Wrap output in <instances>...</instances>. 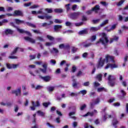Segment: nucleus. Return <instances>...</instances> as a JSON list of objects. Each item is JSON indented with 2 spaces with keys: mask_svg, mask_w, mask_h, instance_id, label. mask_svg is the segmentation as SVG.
I'll list each match as a JSON object with an SVG mask.
<instances>
[{
  "mask_svg": "<svg viewBox=\"0 0 128 128\" xmlns=\"http://www.w3.org/2000/svg\"><path fill=\"white\" fill-rule=\"evenodd\" d=\"M102 38L96 42V44H102L104 46H105L106 44L108 43V38L106 36V34L104 32L102 34Z\"/></svg>",
  "mask_w": 128,
  "mask_h": 128,
  "instance_id": "obj_1",
  "label": "nucleus"
},
{
  "mask_svg": "<svg viewBox=\"0 0 128 128\" xmlns=\"http://www.w3.org/2000/svg\"><path fill=\"white\" fill-rule=\"evenodd\" d=\"M108 84L111 88H114L116 85V78L112 75H108Z\"/></svg>",
  "mask_w": 128,
  "mask_h": 128,
  "instance_id": "obj_2",
  "label": "nucleus"
},
{
  "mask_svg": "<svg viewBox=\"0 0 128 128\" xmlns=\"http://www.w3.org/2000/svg\"><path fill=\"white\" fill-rule=\"evenodd\" d=\"M82 14V13L80 12H74L71 13L69 14V18H71V20H78V18Z\"/></svg>",
  "mask_w": 128,
  "mask_h": 128,
  "instance_id": "obj_3",
  "label": "nucleus"
},
{
  "mask_svg": "<svg viewBox=\"0 0 128 128\" xmlns=\"http://www.w3.org/2000/svg\"><path fill=\"white\" fill-rule=\"evenodd\" d=\"M103 60H105V62H106L107 64L110 62L113 64L116 62V61L114 60V57L113 56H110L109 54H106L105 56V58Z\"/></svg>",
  "mask_w": 128,
  "mask_h": 128,
  "instance_id": "obj_4",
  "label": "nucleus"
},
{
  "mask_svg": "<svg viewBox=\"0 0 128 128\" xmlns=\"http://www.w3.org/2000/svg\"><path fill=\"white\" fill-rule=\"evenodd\" d=\"M104 62H106V60L102 59V58H100L96 64L97 68L98 70V68H102L104 66Z\"/></svg>",
  "mask_w": 128,
  "mask_h": 128,
  "instance_id": "obj_5",
  "label": "nucleus"
},
{
  "mask_svg": "<svg viewBox=\"0 0 128 128\" xmlns=\"http://www.w3.org/2000/svg\"><path fill=\"white\" fill-rule=\"evenodd\" d=\"M110 68L111 70H113V68H118V66L116 64L108 63L105 66V70H108V68Z\"/></svg>",
  "mask_w": 128,
  "mask_h": 128,
  "instance_id": "obj_6",
  "label": "nucleus"
},
{
  "mask_svg": "<svg viewBox=\"0 0 128 128\" xmlns=\"http://www.w3.org/2000/svg\"><path fill=\"white\" fill-rule=\"evenodd\" d=\"M14 16H24V13L20 10H15L13 14Z\"/></svg>",
  "mask_w": 128,
  "mask_h": 128,
  "instance_id": "obj_7",
  "label": "nucleus"
},
{
  "mask_svg": "<svg viewBox=\"0 0 128 128\" xmlns=\"http://www.w3.org/2000/svg\"><path fill=\"white\" fill-rule=\"evenodd\" d=\"M32 106H30L32 110H35L36 106H40V102L36 101V102H32Z\"/></svg>",
  "mask_w": 128,
  "mask_h": 128,
  "instance_id": "obj_8",
  "label": "nucleus"
},
{
  "mask_svg": "<svg viewBox=\"0 0 128 128\" xmlns=\"http://www.w3.org/2000/svg\"><path fill=\"white\" fill-rule=\"evenodd\" d=\"M18 50H19L20 52H24V48H20V47H16L14 49L13 52H11L10 54L11 56H14V54H16Z\"/></svg>",
  "mask_w": 128,
  "mask_h": 128,
  "instance_id": "obj_9",
  "label": "nucleus"
},
{
  "mask_svg": "<svg viewBox=\"0 0 128 128\" xmlns=\"http://www.w3.org/2000/svg\"><path fill=\"white\" fill-rule=\"evenodd\" d=\"M39 78H41V80H43L44 82H50V76H42L40 75L39 76Z\"/></svg>",
  "mask_w": 128,
  "mask_h": 128,
  "instance_id": "obj_10",
  "label": "nucleus"
},
{
  "mask_svg": "<svg viewBox=\"0 0 128 128\" xmlns=\"http://www.w3.org/2000/svg\"><path fill=\"white\" fill-rule=\"evenodd\" d=\"M43 68H40V70L42 72L43 74H46V70H48V64H43L42 65Z\"/></svg>",
  "mask_w": 128,
  "mask_h": 128,
  "instance_id": "obj_11",
  "label": "nucleus"
},
{
  "mask_svg": "<svg viewBox=\"0 0 128 128\" xmlns=\"http://www.w3.org/2000/svg\"><path fill=\"white\" fill-rule=\"evenodd\" d=\"M21 93L22 91L20 90V88H18L17 90H13L12 92V94H16V96H20Z\"/></svg>",
  "mask_w": 128,
  "mask_h": 128,
  "instance_id": "obj_12",
  "label": "nucleus"
},
{
  "mask_svg": "<svg viewBox=\"0 0 128 128\" xmlns=\"http://www.w3.org/2000/svg\"><path fill=\"white\" fill-rule=\"evenodd\" d=\"M62 26L61 25H54V32H60L62 30Z\"/></svg>",
  "mask_w": 128,
  "mask_h": 128,
  "instance_id": "obj_13",
  "label": "nucleus"
},
{
  "mask_svg": "<svg viewBox=\"0 0 128 128\" xmlns=\"http://www.w3.org/2000/svg\"><path fill=\"white\" fill-rule=\"evenodd\" d=\"M100 10V6L98 4L96 5L94 8H92V10L96 14H98V10Z\"/></svg>",
  "mask_w": 128,
  "mask_h": 128,
  "instance_id": "obj_14",
  "label": "nucleus"
},
{
  "mask_svg": "<svg viewBox=\"0 0 128 128\" xmlns=\"http://www.w3.org/2000/svg\"><path fill=\"white\" fill-rule=\"evenodd\" d=\"M24 39L25 40H26L27 42H31L32 44H35L36 40L28 36H26L24 37Z\"/></svg>",
  "mask_w": 128,
  "mask_h": 128,
  "instance_id": "obj_15",
  "label": "nucleus"
},
{
  "mask_svg": "<svg viewBox=\"0 0 128 128\" xmlns=\"http://www.w3.org/2000/svg\"><path fill=\"white\" fill-rule=\"evenodd\" d=\"M118 124V120L116 118H114L112 122V126H114V128H117L118 126L116 124Z\"/></svg>",
  "mask_w": 128,
  "mask_h": 128,
  "instance_id": "obj_16",
  "label": "nucleus"
},
{
  "mask_svg": "<svg viewBox=\"0 0 128 128\" xmlns=\"http://www.w3.org/2000/svg\"><path fill=\"white\" fill-rule=\"evenodd\" d=\"M14 32V31L10 29H6L4 31V34L6 36H8V34H13Z\"/></svg>",
  "mask_w": 128,
  "mask_h": 128,
  "instance_id": "obj_17",
  "label": "nucleus"
},
{
  "mask_svg": "<svg viewBox=\"0 0 128 128\" xmlns=\"http://www.w3.org/2000/svg\"><path fill=\"white\" fill-rule=\"evenodd\" d=\"M88 34V29H84V30H80L78 32V34L80 36H82V34Z\"/></svg>",
  "mask_w": 128,
  "mask_h": 128,
  "instance_id": "obj_18",
  "label": "nucleus"
},
{
  "mask_svg": "<svg viewBox=\"0 0 128 128\" xmlns=\"http://www.w3.org/2000/svg\"><path fill=\"white\" fill-rule=\"evenodd\" d=\"M86 42H87L86 41L83 42V44H84L83 46L84 48H90V46H92V43L89 42L86 44Z\"/></svg>",
  "mask_w": 128,
  "mask_h": 128,
  "instance_id": "obj_19",
  "label": "nucleus"
},
{
  "mask_svg": "<svg viewBox=\"0 0 128 128\" xmlns=\"http://www.w3.org/2000/svg\"><path fill=\"white\" fill-rule=\"evenodd\" d=\"M54 12L56 14H62L64 12V10H62V8H55L54 10Z\"/></svg>",
  "mask_w": 128,
  "mask_h": 128,
  "instance_id": "obj_20",
  "label": "nucleus"
},
{
  "mask_svg": "<svg viewBox=\"0 0 128 128\" xmlns=\"http://www.w3.org/2000/svg\"><path fill=\"white\" fill-rule=\"evenodd\" d=\"M14 22L16 24H24V21L20 20V19H14Z\"/></svg>",
  "mask_w": 128,
  "mask_h": 128,
  "instance_id": "obj_21",
  "label": "nucleus"
},
{
  "mask_svg": "<svg viewBox=\"0 0 128 128\" xmlns=\"http://www.w3.org/2000/svg\"><path fill=\"white\" fill-rule=\"evenodd\" d=\"M108 24V20H104L100 24V26L101 28H102V26H106V24Z\"/></svg>",
  "mask_w": 128,
  "mask_h": 128,
  "instance_id": "obj_22",
  "label": "nucleus"
},
{
  "mask_svg": "<svg viewBox=\"0 0 128 128\" xmlns=\"http://www.w3.org/2000/svg\"><path fill=\"white\" fill-rule=\"evenodd\" d=\"M26 24H27V26H30L31 28H36V25L30 22H26Z\"/></svg>",
  "mask_w": 128,
  "mask_h": 128,
  "instance_id": "obj_23",
  "label": "nucleus"
},
{
  "mask_svg": "<svg viewBox=\"0 0 128 128\" xmlns=\"http://www.w3.org/2000/svg\"><path fill=\"white\" fill-rule=\"evenodd\" d=\"M106 89L104 88V87H102V88H99L97 89V92H106Z\"/></svg>",
  "mask_w": 128,
  "mask_h": 128,
  "instance_id": "obj_24",
  "label": "nucleus"
},
{
  "mask_svg": "<svg viewBox=\"0 0 128 128\" xmlns=\"http://www.w3.org/2000/svg\"><path fill=\"white\" fill-rule=\"evenodd\" d=\"M73 83L72 84V86H73V88H76L78 87V82L77 83L76 82V80L74 79L72 80Z\"/></svg>",
  "mask_w": 128,
  "mask_h": 128,
  "instance_id": "obj_25",
  "label": "nucleus"
},
{
  "mask_svg": "<svg viewBox=\"0 0 128 128\" xmlns=\"http://www.w3.org/2000/svg\"><path fill=\"white\" fill-rule=\"evenodd\" d=\"M96 78L97 80H98V82H102V74H98Z\"/></svg>",
  "mask_w": 128,
  "mask_h": 128,
  "instance_id": "obj_26",
  "label": "nucleus"
},
{
  "mask_svg": "<svg viewBox=\"0 0 128 128\" xmlns=\"http://www.w3.org/2000/svg\"><path fill=\"white\" fill-rule=\"evenodd\" d=\"M66 12H69L70 10V4H68L65 5Z\"/></svg>",
  "mask_w": 128,
  "mask_h": 128,
  "instance_id": "obj_27",
  "label": "nucleus"
},
{
  "mask_svg": "<svg viewBox=\"0 0 128 128\" xmlns=\"http://www.w3.org/2000/svg\"><path fill=\"white\" fill-rule=\"evenodd\" d=\"M94 114V112H88L86 114L84 115V116H93Z\"/></svg>",
  "mask_w": 128,
  "mask_h": 128,
  "instance_id": "obj_28",
  "label": "nucleus"
},
{
  "mask_svg": "<svg viewBox=\"0 0 128 128\" xmlns=\"http://www.w3.org/2000/svg\"><path fill=\"white\" fill-rule=\"evenodd\" d=\"M100 22V19L98 18L97 20H92V22H93L94 24H98Z\"/></svg>",
  "mask_w": 128,
  "mask_h": 128,
  "instance_id": "obj_29",
  "label": "nucleus"
},
{
  "mask_svg": "<svg viewBox=\"0 0 128 128\" xmlns=\"http://www.w3.org/2000/svg\"><path fill=\"white\" fill-rule=\"evenodd\" d=\"M90 30L92 32H98V28L96 27H91Z\"/></svg>",
  "mask_w": 128,
  "mask_h": 128,
  "instance_id": "obj_30",
  "label": "nucleus"
},
{
  "mask_svg": "<svg viewBox=\"0 0 128 128\" xmlns=\"http://www.w3.org/2000/svg\"><path fill=\"white\" fill-rule=\"evenodd\" d=\"M46 12H48V14H52V9L46 8L45 9Z\"/></svg>",
  "mask_w": 128,
  "mask_h": 128,
  "instance_id": "obj_31",
  "label": "nucleus"
},
{
  "mask_svg": "<svg viewBox=\"0 0 128 128\" xmlns=\"http://www.w3.org/2000/svg\"><path fill=\"white\" fill-rule=\"evenodd\" d=\"M37 114H38L39 116H44V112L40 110L37 112Z\"/></svg>",
  "mask_w": 128,
  "mask_h": 128,
  "instance_id": "obj_32",
  "label": "nucleus"
},
{
  "mask_svg": "<svg viewBox=\"0 0 128 128\" xmlns=\"http://www.w3.org/2000/svg\"><path fill=\"white\" fill-rule=\"evenodd\" d=\"M78 94H81L83 96H84V94H86V90H82L79 92Z\"/></svg>",
  "mask_w": 128,
  "mask_h": 128,
  "instance_id": "obj_33",
  "label": "nucleus"
},
{
  "mask_svg": "<svg viewBox=\"0 0 128 128\" xmlns=\"http://www.w3.org/2000/svg\"><path fill=\"white\" fill-rule=\"evenodd\" d=\"M120 92H121V94H122L123 98H124V96H126V92H125L124 90H120Z\"/></svg>",
  "mask_w": 128,
  "mask_h": 128,
  "instance_id": "obj_34",
  "label": "nucleus"
},
{
  "mask_svg": "<svg viewBox=\"0 0 128 128\" xmlns=\"http://www.w3.org/2000/svg\"><path fill=\"white\" fill-rule=\"evenodd\" d=\"M50 104V102H43L42 104L43 106H44L45 108H48V106Z\"/></svg>",
  "mask_w": 128,
  "mask_h": 128,
  "instance_id": "obj_35",
  "label": "nucleus"
},
{
  "mask_svg": "<svg viewBox=\"0 0 128 128\" xmlns=\"http://www.w3.org/2000/svg\"><path fill=\"white\" fill-rule=\"evenodd\" d=\"M48 26H50V24H48V23H46V22H44L42 24V26L46 27V28H50V27Z\"/></svg>",
  "mask_w": 128,
  "mask_h": 128,
  "instance_id": "obj_36",
  "label": "nucleus"
},
{
  "mask_svg": "<svg viewBox=\"0 0 128 128\" xmlns=\"http://www.w3.org/2000/svg\"><path fill=\"white\" fill-rule=\"evenodd\" d=\"M52 16H48L47 14H45V18L46 20H50Z\"/></svg>",
  "mask_w": 128,
  "mask_h": 128,
  "instance_id": "obj_37",
  "label": "nucleus"
},
{
  "mask_svg": "<svg viewBox=\"0 0 128 128\" xmlns=\"http://www.w3.org/2000/svg\"><path fill=\"white\" fill-rule=\"evenodd\" d=\"M6 66L8 70H12V64H6Z\"/></svg>",
  "mask_w": 128,
  "mask_h": 128,
  "instance_id": "obj_38",
  "label": "nucleus"
},
{
  "mask_svg": "<svg viewBox=\"0 0 128 128\" xmlns=\"http://www.w3.org/2000/svg\"><path fill=\"white\" fill-rule=\"evenodd\" d=\"M54 22L56 24H62V21L59 19H55Z\"/></svg>",
  "mask_w": 128,
  "mask_h": 128,
  "instance_id": "obj_39",
  "label": "nucleus"
},
{
  "mask_svg": "<svg viewBox=\"0 0 128 128\" xmlns=\"http://www.w3.org/2000/svg\"><path fill=\"white\" fill-rule=\"evenodd\" d=\"M71 96H78V92H72L70 94Z\"/></svg>",
  "mask_w": 128,
  "mask_h": 128,
  "instance_id": "obj_40",
  "label": "nucleus"
},
{
  "mask_svg": "<svg viewBox=\"0 0 128 128\" xmlns=\"http://www.w3.org/2000/svg\"><path fill=\"white\" fill-rule=\"evenodd\" d=\"M17 30L20 32V34H24V30L22 29H20L19 28H17Z\"/></svg>",
  "mask_w": 128,
  "mask_h": 128,
  "instance_id": "obj_41",
  "label": "nucleus"
},
{
  "mask_svg": "<svg viewBox=\"0 0 128 128\" xmlns=\"http://www.w3.org/2000/svg\"><path fill=\"white\" fill-rule=\"evenodd\" d=\"M124 0H121L118 2V4H117V6H122V4H124Z\"/></svg>",
  "mask_w": 128,
  "mask_h": 128,
  "instance_id": "obj_42",
  "label": "nucleus"
},
{
  "mask_svg": "<svg viewBox=\"0 0 128 128\" xmlns=\"http://www.w3.org/2000/svg\"><path fill=\"white\" fill-rule=\"evenodd\" d=\"M46 37L48 40H54V37L50 35H47Z\"/></svg>",
  "mask_w": 128,
  "mask_h": 128,
  "instance_id": "obj_43",
  "label": "nucleus"
},
{
  "mask_svg": "<svg viewBox=\"0 0 128 128\" xmlns=\"http://www.w3.org/2000/svg\"><path fill=\"white\" fill-rule=\"evenodd\" d=\"M92 12H94V10H92V8L91 10H88L87 12H86V14L88 16H90V14H92Z\"/></svg>",
  "mask_w": 128,
  "mask_h": 128,
  "instance_id": "obj_44",
  "label": "nucleus"
},
{
  "mask_svg": "<svg viewBox=\"0 0 128 128\" xmlns=\"http://www.w3.org/2000/svg\"><path fill=\"white\" fill-rule=\"evenodd\" d=\"M84 24V22H80L78 23H75L76 26H82Z\"/></svg>",
  "mask_w": 128,
  "mask_h": 128,
  "instance_id": "obj_45",
  "label": "nucleus"
},
{
  "mask_svg": "<svg viewBox=\"0 0 128 128\" xmlns=\"http://www.w3.org/2000/svg\"><path fill=\"white\" fill-rule=\"evenodd\" d=\"M86 108V104H84L82 106H80V110H84Z\"/></svg>",
  "mask_w": 128,
  "mask_h": 128,
  "instance_id": "obj_46",
  "label": "nucleus"
},
{
  "mask_svg": "<svg viewBox=\"0 0 128 128\" xmlns=\"http://www.w3.org/2000/svg\"><path fill=\"white\" fill-rule=\"evenodd\" d=\"M100 4H101L104 6H106L108 5V4H107L106 2H100Z\"/></svg>",
  "mask_w": 128,
  "mask_h": 128,
  "instance_id": "obj_47",
  "label": "nucleus"
},
{
  "mask_svg": "<svg viewBox=\"0 0 128 128\" xmlns=\"http://www.w3.org/2000/svg\"><path fill=\"white\" fill-rule=\"evenodd\" d=\"M54 86H49L48 88V92H54Z\"/></svg>",
  "mask_w": 128,
  "mask_h": 128,
  "instance_id": "obj_48",
  "label": "nucleus"
},
{
  "mask_svg": "<svg viewBox=\"0 0 128 128\" xmlns=\"http://www.w3.org/2000/svg\"><path fill=\"white\" fill-rule=\"evenodd\" d=\"M31 5H32V2H30L28 3H25L24 4V6L28 8V6H30Z\"/></svg>",
  "mask_w": 128,
  "mask_h": 128,
  "instance_id": "obj_49",
  "label": "nucleus"
},
{
  "mask_svg": "<svg viewBox=\"0 0 128 128\" xmlns=\"http://www.w3.org/2000/svg\"><path fill=\"white\" fill-rule=\"evenodd\" d=\"M8 58H10L11 60H14V59H18V58L16 56H8Z\"/></svg>",
  "mask_w": 128,
  "mask_h": 128,
  "instance_id": "obj_50",
  "label": "nucleus"
},
{
  "mask_svg": "<svg viewBox=\"0 0 128 128\" xmlns=\"http://www.w3.org/2000/svg\"><path fill=\"white\" fill-rule=\"evenodd\" d=\"M84 86H90V82H86L83 84Z\"/></svg>",
  "mask_w": 128,
  "mask_h": 128,
  "instance_id": "obj_51",
  "label": "nucleus"
},
{
  "mask_svg": "<svg viewBox=\"0 0 128 128\" xmlns=\"http://www.w3.org/2000/svg\"><path fill=\"white\" fill-rule=\"evenodd\" d=\"M77 8H78V5L77 4L73 5L72 6V10H74V11L76 10Z\"/></svg>",
  "mask_w": 128,
  "mask_h": 128,
  "instance_id": "obj_52",
  "label": "nucleus"
},
{
  "mask_svg": "<svg viewBox=\"0 0 128 128\" xmlns=\"http://www.w3.org/2000/svg\"><path fill=\"white\" fill-rule=\"evenodd\" d=\"M38 18H40V20H44L46 18V16H38Z\"/></svg>",
  "mask_w": 128,
  "mask_h": 128,
  "instance_id": "obj_53",
  "label": "nucleus"
},
{
  "mask_svg": "<svg viewBox=\"0 0 128 128\" xmlns=\"http://www.w3.org/2000/svg\"><path fill=\"white\" fill-rule=\"evenodd\" d=\"M96 40V35H94V36H92V38H91V40H92V42Z\"/></svg>",
  "mask_w": 128,
  "mask_h": 128,
  "instance_id": "obj_54",
  "label": "nucleus"
},
{
  "mask_svg": "<svg viewBox=\"0 0 128 128\" xmlns=\"http://www.w3.org/2000/svg\"><path fill=\"white\" fill-rule=\"evenodd\" d=\"M66 63V60H62L60 63V66H64V64Z\"/></svg>",
  "mask_w": 128,
  "mask_h": 128,
  "instance_id": "obj_55",
  "label": "nucleus"
},
{
  "mask_svg": "<svg viewBox=\"0 0 128 128\" xmlns=\"http://www.w3.org/2000/svg\"><path fill=\"white\" fill-rule=\"evenodd\" d=\"M116 24H114L112 26L110 30H116Z\"/></svg>",
  "mask_w": 128,
  "mask_h": 128,
  "instance_id": "obj_56",
  "label": "nucleus"
},
{
  "mask_svg": "<svg viewBox=\"0 0 128 128\" xmlns=\"http://www.w3.org/2000/svg\"><path fill=\"white\" fill-rule=\"evenodd\" d=\"M32 31L34 32V34H41L40 30H32Z\"/></svg>",
  "mask_w": 128,
  "mask_h": 128,
  "instance_id": "obj_57",
  "label": "nucleus"
},
{
  "mask_svg": "<svg viewBox=\"0 0 128 128\" xmlns=\"http://www.w3.org/2000/svg\"><path fill=\"white\" fill-rule=\"evenodd\" d=\"M76 66H73L72 67V72H76Z\"/></svg>",
  "mask_w": 128,
  "mask_h": 128,
  "instance_id": "obj_58",
  "label": "nucleus"
},
{
  "mask_svg": "<svg viewBox=\"0 0 128 128\" xmlns=\"http://www.w3.org/2000/svg\"><path fill=\"white\" fill-rule=\"evenodd\" d=\"M42 86H40V85H38L36 88H35V90H40V88H42Z\"/></svg>",
  "mask_w": 128,
  "mask_h": 128,
  "instance_id": "obj_59",
  "label": "nucleus"
},
{
  "mask_svg": "<svg viewBox=\"0 0 128 128\" xmlns=\"http://www.w3.org/2000/svg\"><path fill=\"white\" fill-rule=\"evenodd\" d=\"M78 50V48L74 47H72V52L73 54H74Z\"/></svg>",
  "mask_w": 128,
  "mask_h": 128,
  "instance_id": "obj_60",
  "label": "nucleus"
},
{
  "mask_svg": "<svg viewBox=\"0 0 128 128\" xmlns=\"http://www.w3.org/2000/svg\"><path fill=\"white\" fill-rule=\"evenodd\" d=\"M70 46L69 44L64 46V50H70Z\"/></svg>",
  "mask_w": 128,
  "mask_h": 128,
  "instance_id": "obj_61",
  "label": "nucleus"
},
{
  "mask_svg": "<svg viewBox=\"0 0 128 128\" xmlns=\"http://www.w3.org/2000/svg\"><path fill=\"white\" fill-rule=\"evenodd\" d=\"M94 86H96V88L98 86H100V84L97 82H94Z\"/></svg>",
  "mask_w": 128,
  "mask_h": 128,
  "instance_id": "obj_62",
  "label": "nucleus"
},
{
  "mask_svg": "<svg viewBox=\"0 0 128 128\" xmlns=\"http://www.w3.org/2000/svg\"><path fill=\"white\" fill-rule=\"evenodd\" d=\"M38 8V6L34 4L30 7V8Z\"/></svg>",
  "mask_w": 128,
  "mask_h": 128,
  "instance_id": "obj_63",
  "label": "nucleus"
},
{
  "mask_svg": "<svg viewBox=\"0 0 128 128\" xmlns=\"http://www.w3.org/2000/svg\"><path fill=\"white\" fill-rule=\"evenodd\" d=\"M121 28H122V30H128V26H126L124 25L123 26H122L121 27Z\"/></svg>",
  "mask_w": 128,
  "mask_h": 128,
  "instance_id": "obj_64",
  "label": "nucleus"
}]
</instances>
